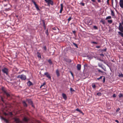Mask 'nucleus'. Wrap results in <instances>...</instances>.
Returning a JSON list of instances; mask_svg holds the SVG:
<instances>
[{
  "label": "nucleus",
  "instance_id": "nucleus-1",
  "mask_svg": "<svg viewBox=\"0 0 123 123\" xmlns=\"http://www.w3.org/2000/svg\"><path fill=\"white\" fill-rule=\"evenodd\" d=\"M17 77L18 78H20L22 80H25L26 79V76L23 74L19 75Z\"/></svg>",
  "mask_w": 123,
  "mask_h": 123
},
{
  "label": "nucleus",
  "instance_id": "nucleus-2",
  "mask_svg": "<svg viewBox=\"0 0 123 123\" xmlns=\"http://www.w3.org/2000/svg\"><path fill=\"white\" fill-rule=\"evenodd\" d=\"M32 2H33V4H34L35 7L36 8V9L37 10V11H40V10L39 9L38 7V5L36 4V2L33 0H32Z\"/></svg>",
  "mask_w": 123,
  "mask_h": 123
},
{
  "label": "nucleus",
  "instance_id": "nucleus-3",
  "mask_svg": "<svg viewBox=\"0 0 123 123\" xmlns=\"http://www.w3.org/2000/svg\"><path fill=\"white\" fill-rule=\"evenodd\" d=\"M119 29L121 32H123V27L122 25V24L120 23H119Z\"/></svg>",
  "mask_w": 123,
  "mask_h": 123
},
{
  "label": "nucleus",
  "instance_id": "nucleus-4",
  "mask_svg": "<svg viewBox=\"0 0 123 123\" xmlns=\"http://www.w3.org/2000/svg\"><path fill=\"white\" fill-rule=\"evenodd\" d=\"M2 72L4 73H5L6 75L8 74V69L6 68H4L2 70Z\"/></svg>",
  "mask_w": 123,
  "mask_h": 123
},
{
  "label": "nucleus",
  "instance_id": "nucleus-5",
  "mask_svg": "<svg viewBox=\"0 0 123 123\" xmlns=\"http://www.w3.org/2000/svg\"><path fill=\"white\" fill-rule=\"evenodd\" d=\"M44 75H46V77L49 79H51V77L48 72H46L45 73H44Z\"/></svg>",
  "mask_w": 123,
  "mask_h": 123
},
{
  "label": "nucleus",
  "instance_id": "nucleus-6",
  "mask_svg": "<svg viewBox=\"0 0 123 123\" xmlns=\"http://www.w3.org/2000/svg\"><path fill=\"white\" fill-rule=\"evenodd\" d=\"M27 100L29 104H30L32 107H34L33 105V103L31 100L29 99L28 100Z\"/></svg>",
  "mask_w": 123,
  "mask_h": 123
},
{
  "label": "nucleus",
  "instance_id": "nucleus-7",
  "mask_svg": "<svg viewBox=\"0 0 123 123\" xmlns=\"http://www.w3.org/2000/svg\"><path fill=\"white\" fill-rule=\"evenodd\" d=\"M120 6L122 8H123V0H120L119 3Z\"/></svg>",
  "mask_w": 123,
  "mask_h": 123
},
{
  "label": "nucleus",
  "instance_id": "nucleus-8",
  "mask_svg": "<svg viewBox=\"0 0 123 123\" xmlns=\"http://www.w3.org/2000/svg\"><path fill=\"white\" fill-rule=\"evenodd\" d=\"M3 92L4 93V94L5 95H6V96L7 97H9L10 96V94L8 92H7L6 91L4 90Z\"/></svg>",
  "mask_w": 123,
  "mask_h": 123
},
{
  "label": "nucleus",
  "instance_id": "nucleus-9",
  "mask_svg": "<svg viewBox=\"0 0 123 123\" xmlns=\"http://www.w3.org/2000/svg\"><path fill=\"white\" fill-rule=\"evenodd\" d=\"M102 65H103L102 64H101L100 63H98V66L99 67H100V68H102V69H103L105 71H106V68H104L102 66Z\"/></svg>",
  "mask_w": 123,
  "mask_h": 123
},
{
  "label": "nucleus",
  "instance_id": "nucleus-10",
  "mask_svg": "<svg viewBox=\"0 0 123 123\" xmlns=\"http://www.w3.org/2000/svg\"><path fill=\"white\" fill-rule=\"evenodd\" d=\"M14 120L16 123H23L22 122L20 121V120H19V119L18 118H15Z\"/></svg>",
  "mask_w": 123,
  "mask_h": 123
},
{
  "label": "nucleus",
  "instance_id": "nucleus-11",
  "mask_svg": "<svg viewBox=\"0 0 123 123\" xmlns=\"http://www.w3.org/2000/svg\"><path fill=\"white\" fill-rule=\"evenodd\" d=\"M77 69L78 70H80L81 69V65L80 64H78L77 66Z\"/></svg>",
  "mask_w": 123,
  "mask_h": 123
},
{
  "label": "nucleus",
  "instance_id": "nucleus-12",
  "mask_svg": "<svg viewBox=\"0 0 123 123\" xmlns=\"http://www.w3.org/2000/svg\"><path fill=\"white\" fill-rule=\"evenodd\" d=\"M61 8L60 10V13H61L63 10V5L62 4H61Z\"/></svg>",
  "mask_w": 123,
  "mask_h": 123
},
{
  "label": "nucleus",
  "instance_id": "nucleus-13",
  "mask_svg": "<svg viewBox=\"0 0 123 123\" xmlns=\"http://www.w3.org/2000/svg\"><path fill=\"white\" fill-rule=\"evenodd\" d=\"M23 120L25 122H27L29 120V119L25 117H24L23 119Z\"/></svg>",
  "mask_w": 123,
  "mask_h": 123
},
{
  "label": "nucleus",
  "instance_id": "nucleus-14",
  "mask_svg": "<svg viewBox=\"0 0 123 123\" xmlns=\"http://www.w3.org/2000/svg\"><path fill=\"white\" fill-rule=\"evenodd\" d=\"M62 96L63 98L65 100L67 98V97L66 95L64 93L62 94Z\"/></svg>",
  "mask_w": 123,
  "mask_h": 123
},
{
  "label": "nucleus",
  "instance_id": "nucleus-15",
  "mask_svg": "<svg viewBox=\"0 0 123 123\" xmlns=\"http://www.w3.org/2000/svg\"><path fill=\"white\" fill-rule=\"evenodd\" d=\"M75 110L79 111L80 113H82V114L83 115L84 114L83 113V112L81 111V110L79 109V108L76 109V110Z\"/></svg>",
  "mask_w": 123,
  "mask_h": 123
},
{
  "label": "nucleus",
  "instance_id": "nucleus-16",
  "mask_svg": "<svg viewBox=\"0 0 123 123\" xmlns=\"http://www.w3.org/2000/svg\"><path fill=\"white\" fill-rule=\"evenodd\" d=\"M22 103L24 107H27V105L25 101H23Z\"/></svg>",
  "mask_w": 123,
  "mask_h": 123
},
{
  "label": "nucleus",
  "instance_id": "nucleus-17",
  "mask_svg": "<svg viewBox=\"0 0 123 123\" xmlns=\"http://www.w3.org/2000/svg\"><path fill=\"white\" fill-rule=\"evenodd\" d=\"M48 3L49 6V4H50L52 5H53V3L51 0H50Z\"/></svg>",
  "mask_w": 123,
  "mask_h": 123
},
{
  "label": "nucleus",
  "instance_id": "nucleus-18",
  "mask_svg": "<svg viewBox=\"0 0 123 123\" xmlns=\"http://www.w3.org/2000/svg\"><path fill=\"white\" fill-rule=\"evenodd\" d=\"M56 74H57V76L58 77L60 75V74L59 73V71L58 69H57L56 71Z\"/></svg>",
  "mask_w": 123,
  "mask_h": 123
},
{
  "label": "nucleus",
  "instance_id": "nucleus-19",
  "mask_svg": "<svg viewBox=\"0 0 123 123\" xmlns=\"http://www.w3.org/2000/svg\"><path fill=\"white\" fill-rule=\"evenodd\" d=\"M42 22L43 24V26L45 30L46 29V27L45 26V24L44 21L43 20H42Z\"/></svg>",
  "mask_w": 123,
  "mask_h": 123
},
{
  "label": "nucleus",
  "instance_id": "nucleus-20",
  "mask_svg": "<svg viewBox=\"0 0 123 123\" xmlns=\"http://www.w3.org/2000/svg\"><path fill=\"white\" fill-rule=\"evenodd\" d=\"M28 86H30L32 85V84L30 81H29L28 82Z\"/></svg>",
  "mask_w": 123,
  "mask_h": 123
},
{
  "label": "nucleus",
  "instance_id": "nucleus-21",
  "mask_svg": "<svg viewBox=\"0 0 123 123\" xmlns=\"http://www.w3.org/2000/svg\"><path fill=\"white\" fill-rule=\"evenodd\" d=\"M118 33L119 35H120L122 37H123V33H122L121 32H118Z\"/></svg>",
  "mask_w": 123,
  "mask_h": 123
},
{
  "label": "nucleus",
  "instance_id": "nucleus-22",
  "mask_svg": "<svg viewBox=\"0 0 123 123\" xmlns=\"http://www.w3.org/2000/svg\"><path fill=\"white\" fill-rule=\"evenodd\" d=\"M66 61L67 62H72V60L69 59H67Z\"/></svg>",
  "mask_w": 123,
  "mask_h": 123
},
{
  "label": "nucleus",
  "instance_id": "nucleus-23",
  "mask_svg": "<svg viewBox=\"0 0 123 123\" xmlns=\"http://www.w3.org/2000/svg\"><path fill=\"white\" fill-rule=\"evenodd\" d=\"M48 62L50 64V65H51L52 64V62H51V60H48Z\"/></svg>",
  "mask_w": 123,
  "mask_h": 123
},
{
  "label": "nucleus",
  "instance_id": "nucleus-24",
  "mask_svg": "<svg viewBox=\"0 0 123 123\" xmlns=\"http://www.w3.org/2000/svg\"><path fill=\"white\" fill-rule=\"evenodd\" d=\"M111 15L113 16H114V13L112 10H111Z\"/></svg>",
  "mask_w": 123,
  "mask_h": 123
},
{
  "label": "nucleus",
  "instance_id": "nucleus-25",
  "mask_svg": "<svg viewBox=\"0 0 123 123\" xmlns=\"http://www.w3.org/2000/svg\"><path fill=\"white\" fill-rule=\"evenodd\" d=\"M111 17L110 16H108L107 17L105 18L106 20H107L109 19H110L111 18Z\"/></svg>",
  "mask_w": 123,
  "mask_h": 123
},
{
  "label": "nucleus",
  "instance_id": "nucleus-26",
  "mask_svg": "<svg viewBox=\"0 0 123 123\" xmlns=\"http://www.w3.org/2000/svg\"><path fill=\"white\" fill-rule=\"evenodd\" d=\"M108 22L110 24H111L112 22V20H108Z\"/></svg>",
  "mask_w": 123,
  "mask_h": 123
},
{
  "label": "nucleus",
  "instance_id": "nucleus-27",
  "mask_svg": "<svg viewBox=\"0 0 123 123\" xmlns=\"http://www.w3.org/2000/svg\"><path fill=\"white\" fill-rule=\"evenodd\" d=\"M123 96V95L121 93L119 95V97L120 98L122 97Z\"/></svg>",
  "mask_w": 123,
  "mask_h": 123
},
{
  "label": "nucleus",
  "instance_id": "nucleus-28",
  "mask_svg": "<svg viewBox=\"0 0 123 123\" xmlns=\"http://www.w3.org/2000/svg\"><path fill=\"white\" fill-rule=\"evenodd\" d=\"M97 94L98 96H101V95L102 94H101V93L100 92H98V93H97Z\"/></svg>",
  "mask_w": 123,
  "mask_h": 123
},
{
  "label": "nucleus",
  "instance_id": "nucleus-29",
  "mask_svg": "<svg viewBox=\"0 0 123 123\" xmlns=\"http://www.w3.org/2000/svg\"><path fill=\"white\" fill-rule=\"evenodd\" d=\"M73 44L75 46V47L76 48H78V45L77 44H76V43H73Z\"/></svg>",
  "mask_w": 123,
  "mask_h": 123
},
{
  "label": "nucleus",
  "instance_id": "nucleus-30",
  "mask_svg": "<svg viewBox=\"0 0 123 123\" xmlns=\"http://www.w3.org/2000/svg\"><path fill=\"white\" fill-rule=\"evenodd\" d=\"M70 90L71 92H72L74 91V90L72 88H70Z\"/></svg>",
  "mask_w": 123,
  "mask_h": 123
},
{
  "label": "nucleus",
  "instance_id": "nucleus-31",
  "mask_svg": "<svg viewBox=\"0 0 123 123\" xmlns=\"http://www.w3.org/2000/svg\"><path fill=\"white\" fill-rule=\"evenodd\" d=\"M120 77H121L123 78V74L122 73H121L120 74H119L118 75Z\"/></svg>",
  "mask_w": 123,
  "mask_h": 123
},
{
  "label": "nucleus",
  "instance_id": "nucleus-32",
  "mask_svg": "<svg viewBox=\"0 0 123 123\" xmlns=\"http://www.w3.org/2000/svg\"><path fill=\"white\" fill-rule=\"evenodd\" d=\"M100 22L102 23L104 25L105 24V23L104 20H101L100 21Z\"/></svg>",
  "mask_w": 123,
  "mask_h": 123
},
{
  "label": "nucleus",
  "instance_id": "nucleus-33",
  "mask_svg": "<svg viewBox=\"0 0 123 123\" xmlns=\"http://www.w3.org/2000/svg\"><path fill=\"white\" fill-rule=\"evenodd\" d=\"M37 53L38 54V55H37L38 57L39 58H41V55H40V54L38 52H37Z\"/></svg>",
  "mask_w": 123,
  "mask_h": 123
},
{
  "label": "nucleus",
  "instance_id": "nucleus-34",
  "mask_svg": "<svg viewBox=\"0 0 123 123\" xmlns=\"http://www.w3.org/2000/svg\"><path fill=\"white\" fill-rule=\"evenodd\" d=\"M104 78H103V83H104L105 81V77L103 76V77Z\"/></svg>",
  "mask_w": 123,
  "mask_h": 123
},
{
  "label": "nucleus",
  "instance_id": "nucleus-35",
  "mask_svg": "<svg viewBox=\"0 0 123 123\" xmlns=\"http://www.w3.org/2000/svg\"><path fill=\"white\" fill-rule=\"evenodd\" d=\"M0 118L2 120H5V118H4V117H2V116H0Z\"/></svg>",
  "mask_w": 123,
  "mask_h": 123
},
{
  "label": "nucleus",
  "instance_id": "nucleus-36",
  "mask_svg": "<svg viewBox=\"0 0 123 123\" xmlns=\"http://www.w3.org/2000/svg\"><path fill=\"white\" fill-rule=\"evenodd\" d=\"M103 77V76H101L99 78H97V79L98 80H99L100 79H101L102 78V77Z\"/></svg>",
  "mask_w": 123,
  "mask_h": 123
},
{
  "label": "nucleus",
  "instance_id": "nucleus-37",
  "mask_svg": "<svg viewBox=\"0 0 123 123\" xmlns=\"http://www.w3.org/2000/svg\"><path fill=\"white\" fill-rule=\"evenodd\" d=\"M4 121H5L6 122V123H9V121H8L7 120V119H5V120Z\"/></svg>",
  "mask_w": 123,
  "mask_h": 123
},
{
  "label": "nucleus",
  "instance_id": "nucleus-38",
  "mask_svg": "<svg viewBox=\"0 0 123 123\" xmlns=\"http://www.w3.org/2000/svg\"><path fill=\"white\" fill-rule=\"evenodd\" d=\"M43 48L44 49V50L45 51H46L47 49L45 46L43 47Z\"/></svg>",
  "mask_w": 123,
  "mask_h": 123
},
{
  "label": "nucleus",
  "instance_id": "nucleus-39",
  "mask_svg": "<svg viewBox=\"0 0 123 123\" xmlns=\"http://www.w3.org/2000/svg\"><path fill=\"white\" fill-rule=\"evenodd\" d=\"M106 49H107L106 48L105 49H102V51H104V52H105L106 51Z\"/></svg>",
  "mask_w": 123,
  "mask_h": 123
},
{
  "label": "nucleus",
  "instance_id": "nucleus-40",
  "mask_svg": "<svg viewBox=\"0 0 123 123\" xmlns=\"http://www.w3.org/2000/svg\"><path fill=\"white\" fill-rule=\"evenodd\" d=\"M71 17H70L68 19V22H69L71 19Z\"/></svg>",
  "mask_w": 123,
  "mask_h": 123
},
{
  "label": "nucleus",
  "instance_id": "nucleus-41",
  "mask_svg": "<svg viewBox=\"0 0 123 123\" xmlns=\"http://www.w3.org/2000/svg\"><path fill=\"white\" fill-rule=\"evenodd\" d=\"M92 87L93 88H95L96 87V85H94H94H92Z\"/></svg>",
  "mask_w": 123,
  "mask_h": 123
},
{
  "label": "nucleus",
  "instance_id": "nucleus-42",
  "mask_svg": "<svg viewBox=\"0 0 123 123\" xmlns=\"http://www.w3.org/2000/svg\"><path fill=\"white\" fill-rule=\"evenodd\" d=\"M98 72H101V73H103V72L102 71H101V70H100V69H98Z\"/></svg>",
  "mask_w": 123,
  "mask_h": 123
},
{
  "label": "nucleus",
  "instance_id": "nucleus-43",
  "mask_svg": "<svg viewBox=\"0 0 123 123\" xmlns=\"http://www.w3.org/2000/svg\"><path fill=\"white\" fill-rule=\"evenodd\" d=\"M92 43L96 44H97V43L96 42H92Z\"/></svg>",
  "mask_w": 123,
  "mask_h": 123
},
{
  "label": "nucleus",
  "instance_id": "nucleus-44",
  "mask_svg": "<svg viewBox=\"0 0 123 123\" xmlns=\"http://www.w3.org/2000/svg\"><path fill=\"white\" fill-rule=\"evenodd\" d=\"M70 73H71V75H72V76L73 77V74L72 73V72L70 71Z\"/></svg>",
  "mask_w": 123,
  "mask_h": 123
},
{
  "label": "nucleus",
  "instance_id": "nucleus-45",
  "mask_svg": "<svg viewBox=\"0 0 123 123\" xmlns=\"http://www.w3.org/2000/svg\"><path fill=\"white\" fill-rule=\"evenodd\" d=\"M46 2L48 3L50 0H44Z\"/></svg>",
  "mask_w": 123,
  "mask_h": 123
},
{
  "label": "nucleus",
  "instance_id": "nucleus-46",
  "mask_svg": "<svg viewBox=\"0 0 123 123\" xmlns=\"http://www.w3.org/2000/svg\"><path fill=\"white\" fill-rule=\"evenodd\" d=\"M81 5L83 6H84L85 5V4L83 3H81Z\"/></svg>",
  "mask_w": 123,
  "mask_h": 123
},
{
  "label": "nucleus",
  "instance_id": "nucleus-47",
  "mask_svg": "<svg viewBox=\"0 0 123 123\" xmlns=\"http://www.w3.org/2000/svg\"><path fill=\"white\" fill-rule=\"evenodd\" d=\"M120 110V108H118L116 111L117 112L118 111H119V110Z\"/></svg>",
  "mask_w": 123,
  "mask_h": 123
},
{
  "label": "nucleus",
  "instance_id": "nucleus-48",
  "mask_svg": "<svg viewBox=\"0 0 123 123\" xmlns=\"http://www.w3.org/2000/svg\"><path fill=\"white\" fill-rule=\"evenodd\" d=\"M94 28L95 29H97V27L95 26H94Z\"/></svg>",
  "mask_w": 123,
  "mask_h": 123
},
{
  "label": "nucleus",
  "instance_id": "nucleus-49",
  "mask_svg": "<svg viewBox=\"0 0 123 123\" xmlns=\"http://www.w3.org/2000/svg\"><path fill=\"white\" fill-rule=\"evenodd\" d=\"M46 84V83L45 82H44L43 83L42 85H41L42 86H43Z\"/></svg>",
  "mask_w": 123,
  "mask_h": 123
},
{
  "label": "nucleus",
  "instance_id": "nucleus-50",
  "mask_svg": "<svg viewBox=\"0 0 123 123\" xmlns=\"http://www.w3.org/2000/svg\"><path fill=\"white\" fill-rule=\"evenodd\" d=\"M1 100H2V101L3 102H4V101L3 100V98H2V97H1Z\"/></svg>",
  "mask_w": 123,
  "mask_h": 123
},
{
  "label": "nucleus",
  "instance_id": "nucleus-51",
  "mask_svg": "<svg viewBox=\"0 0 123 123\" xmlns=\"http://www.w3.org/2000/svg\"><path fill=\"white\" fill-rule=\"evenodd\" d=\"M96 47L97 48H100V46H96Z\"/></svg>",
  "mask_w": 123,
  "mask_h": 123
},
{
  "label": "nucleus",
  "instance_id": "nucleus-52",
  "mask_svg": "<svg viewBox=\"0 0 123 123\" xmlns=\"http://www.w3.org/2000/svg\"><path fill=\"white\" fill-rule=\"evenodd\" d=\"M113 97H116V95H115V94H113Z\"/></svg>",
  "mask_w": 123,
  "mask_h": 123
},
{
  "label": "nucleus",
  "instance_id": "nucleus-53",
  "mask_svg": "<svg viewBox=\"0 0 123 123\" xmlns=\"http://www.w3.org/2000/svg\"><path fill=\"white\" fill-rule=\"evenodd\" d=\"M87 64H86L84 65V67H87Z\"/></svg>",
  "mask_w": 123,
  "mask_h": 123
},
{
  "label": "nucleus",
  "instance_id": "nucleus-54",
  "mask_svg": "<svg viewBox=\"0 0 123 123\" xmlns=\"http://www.w3.org/2000/svg\"><path fill=\"white\" fill-rule=\"evenodd\" d=\"M109 0H107V4L108 5H109Z\"/></svg>",
  "mask_w": 123,
  "mask_h": 123
},
{
  "label": "nucleus",
  "instance_id": "nucleus-55",
  "mask_svg": "<svg viewBox=\"0 0 123 123\" xmlns=\"http://www.w3.org/2000/svg\"><path fill=\"white\" fill-rule=\"evenodd\" d=\"M99 55L101 56H104V55L103 54H100Z\"/></svg>",
  "mask_w": 123,
  "mask_h": 123
},
{
  "label": "nucleus",
  "instance_id": "nucleus-56",
  "mask_svg": "<svg viewBox=\"0 0 123 123\" xmlns=\"http://www.w3.org/2000/svg\"><path fill=\"white\" fill-rule=\"evenodd\" d=\"M73 32L74 34H75L76 33V31H73Z\"/></svg>",
  "mask_w": 123,
  "mask_h": 123
},
{
  "label": "nucleus",
  "instance_id": "nucleus-57",
  "mask_svg": "<svg viewBox=\"0 0 123 123\" xmlns=\"http://www.w3.org/2000/svg\"><path fill=\"white\" fill-rule=\"evenodd\" d=\"M115 121L117 123H119V121L117 120H116Z\"/></svg>",
  "mask_w": 123,
  "mask_h": 123
},
{
  "label": "nucleus",
  "instance_id": "nucleus-58",
  "mask_svg": "<svg viewBox=\"0 0 123 123\" xmlns=\"http://www.w3.org/2000/svg\"><path fill=\"white\" fill-rule=\"evenodd\" d=\"M99 61H101L102 62H104V61L103 60H102L101 59H99Z\"/></svg>",
  "mask_w": 123,
  "mask_h": 123
},
{
  "label": "nucleus",
  "instance_id": "nucleus-59",
  "mask_svg": "<svg viewBox=\"0 0 123 123\" xmlns=\"http://www.w3.org/2000/svg\"><path fill=\"white\" fill-rule=\"evenodd\" d=\"M104 62V63L105 64H106V65H108V64H107V63H106V62L105 61H104V62Z\"/></svg>",
  "mask_w": 123,
  "mask_h": 123
},
{
  "label": "nucleus",
  "instance_id": "nucleus-60",
  "mask_svg": "<svg viewBox=\"0 0 123 123\" xmlns=\"http://www.w3.org/2000/svg\"><path fill=\"white\" fill-rule=\"evenodd\" d=\"M92 0L93 2H95V0Z\"/></svg>",
  "mask_w": 123,
  "mask_h": 123
},
{
  "label": "nucleus",
  "instance_id": "nucleus-61",
  "mask_svg": "<svg viewBox=\"0 0 123 123\" xmlns=\"http://www.w3.org/2000/svg\"><path fill=\"white\" fill-rule=\"evenodd\" d=\"M4 114L5 115H6V116H7V115H8L7 114V113H4Z\"/></svg>",
  "mask_w": 123,
  "mask_h": 123
},
{
  "label": "nucleus",
  "instance_id": "nucleus-62",
  "mask_svg": "<svg viewBox=\"0 0 123 123\" xmlns=\"http://www.w3.org/2000/svg\"><path fill=\"white\" fill-rule=\"evenodd\" d=\"M98 1V2H101V1L100 0H97Z\"/></svg>",
  "mask_w": 123,
  "mask_h": 123
},
{
  "label": "nucleus",
  "instance_id": "nucleus-63",
  "mask_svg": "<svg viewBox=\"0 0 123 123\" xmlns=\"http://www.w3.org/2000/svg\"><path fill=\"white\" fill-rule=\"evenodd\" d=\"M48 30H47V32H46V34H47V35H48Z\"/></svg>",
  "mask_w": 123,
  "mask_h": 123
},
{
  "label": "nucleus",
  "instance_id": "nucleus-64",
  "mask_svg": "<svg viewBox=\"0 0 123 123\" xmlns=\"http://www.w3.org/2000/svg\"><path fill=\"white\" fill-rule=\"evenodd\" d=\"M53 29L54 30H56L55 28V27L53 28Z\"/></svg>",
  "mask_w": 123,
  "mask_h": 123
}]
</instances>
